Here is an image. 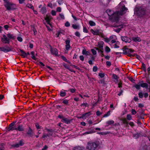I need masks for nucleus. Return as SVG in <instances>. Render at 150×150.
<instances>
[{
    "label": "nucleus",
    "mask_w": 150,
    "mask_h": 150,
    "mask_svg": "<svg viewBox=\"0 0 150 150\" xmlns=\"http://www.w3.org/2000/svg\"><path fill=\"white\" fill-rule=\"evenodd\" d=\"M139 96L140 98H142L143 97V94L142 92H140L139 93Z\"/></svg>",
    "instance_id": "13d9d810"
},
{
    "label": "nucleus",
    "mask_w": 150,
    "mask_h": 150,
    "mask_svg": "<svg viewBox=\"0 0 150 150\" xmlns=\"http://www.w3.org/2000/svg\"><path fill=\"white\" fill-rule=\"evenodd\" d=\"M106 64L107 66H110L111 65V63L109 61H107L106 62Z\"/></svg>",
    "instance_id": "338daca9"
},
{
    "label": "nucleus",
    "mask_w": 150,
    "mask_h": 150,
    "mask_svg": "<svg viewBox=\"0 0 150 150\" xmlns=\"http://www.w3.org/2000/svg\"><path fill=\"white\" fill-rule=\"evenodd\" d=\"M5 3L4 5L6 9L8 10H13L16 8L15 4L7 1V0H4Z\"/></svg>",
    "instance_id": "7ed1b4c3"
},
{
    "label": "nucleus",
    "mask_w": 150,
    "mask_h": 150,
    "mask_svg": "<svg viewBox=\"0 0 150 150\" xmlns=\"http://www.w3.org/2000/svg\"><path fill=\"white\" fill-rule=\"evenodd\" d=\"M20 4H23L24 3L25 0H18Z\"/></svg>",
    "instance_id": "603ef678"
},
{
    "label": "nucleus",
    "mask_w": 150,
    "mask_h": 150,
    "mask_svg": "<svg viewBox=\"0 0 150 150\" xmlns=\"http://www.w3.org/2000/svg\"><path fill=\"white\" fill-rule=\"evenodd\" d=\"M123 93V91L122 90L120 89L119 93L118 94V95L119 96H121L122 93Z\"/></svg>",
    "instance_id": "e2e57ef3"
},
{
    "label": "nucleus",
    "mask_w": 150,
    "mask_h": 150,
    "mask_svg": "<svg viewBox=\"0 0 150 150\" xmlns=\"http://www.w3.org/2000/svg\"><path fill=\"white\" fill-rule=\"evenodd\" d=\"M135 88L138 89H139L140 88L141 85L140 84V82H139L138 84H135L134 86Z\"/></svg>",
    "instance_id": "c85d7f7f"
},
{
    "label": "nucleus",
    "mask_w": 150,
    "mask_h": 150,
    "mask_svg": "<svg viewBox=\"0 0 150 150\" xmlns=\"http://www.w3.org/2000/svg\"><path fill=\"white\" fill-rule=\"evenodd\" d=\"M21 52V55L23 57H26V53L23 51L22 50H20Z\"/></svg>",
    "instance_id": "bb28decb"
},
{
    "label": "nucleus",
    "mask_w": 150,
    "mask_h": 150,
    "mask_svg": "<svg viewBox=\"0 0 150 150\" xmlns=\"http://www.w3.org/2000/svg\"><path fill=\"white\" fill-rule=\"evenodd\" d=\"M75 35L77 36V37H80V34L78 32H76L75 33Z\"/></svg>",
    "instance_id": "6e6d98bb"
},
{
    "label": "nucleus",
    "mask_w": 150,
    "mask_h": 150,
    "mask_svg": "<svg viewBox=\"0 0 150 150\" xmlns=\"http://www.w3.org/2000/svg\"><path fill=\"white\" fill-rule=\"evenodd\" d=\"M70 23L68 21L65 24V25L66 27H68L70 26Z\"/></svg>",
    "instance_id": "de8ad7c7"
},
{
    "label": "nucleus",
    "mask_w": 150,
    "mask_h": 150,
    "mask_svg": "<svg viewBox=\"0 0 150 150\" xmlns=\"http://www.w3.org/2000/svg\"><path fill=\"white\" fill-rule=\"evenodd\" d=\"M62 121L67 124H69L70 123V120L66 118H64L62 120Z\"/></svg>",
    "instance_id": "4be33fe9"
},
{
    "label": "nucleus",
    "mask_w": 150,
    "mask_h": 150,
    "mask_svg": "<svg viewBox=\"0 0 150 150\" xmlns=\"http://www.w3.org/2000/svg\"><path fill=\"white\" fill-rule=\"evenodd\" d=\"M82 54L83 55H89L90 53L89 52L86 51L85 49H84L82 50Z\"/></svg>",
    "instance_id": "a211bd4d"
},
{
    "label": "nucleus",
    "mask_w": 150,
    "mask_h": 150,
    "mask_svg": "<svg viewBox=\"0 0 150 150\" xmlns=\"http://www.w3.org/2000/svg\"><path fill=\"white\" fill-rule=\"evenodd\" d=\"M89 23L91 26H94L96 25L95 23L92 21H90L89 22Z\"/></svg>",
    "instance_id": "72a5a7b5"
},
{
    "label": "nucleus",
    "mask_w": 150,
    "mask_h": 150,
    "mask_svg": "<svg viewBox=\"0 0 150 150\" xmlns=\"http://www.w3.org/2000/svg\"><path fill=\"white\" fill-rule=\"evenodd\" d=\"M92 133V132L91 131H89L88 132H86L84 133L83 134V135H86L87 134H90Z\"/></svg>",
    "instance_id": "bf43d9fd"
},
{
    "label": "nucleus",
    "mask_w": 150,
    "mask_h": 150,
    "mask_svg": "<svg viewBox=\"0 0 150 150\" xmlns=\"http://www.w3.org/2000/svg\"><path fill=\"white\" fill-rule=\"evenodd\" d=\"M26 6L28 7L33 10L34 7L31 4H28Z\"/></svg>",
    "instance_id": "4c0bfd02"
},
{
    "label": "nucleus",
    "mask_w": 150,
    "mask_h": 150,
    "mask_svg": "<svg viewBox=\"0 0 150 150\" xmlns=\"http://www.w3.org/2000/svg\"><path fill=\"white\" fill-rule=\"evenodd\" d=\"M98 76L100 77V78H103L105 76V74L104 73H100L98 74Z\"/></svg>",
    "instance_id": "a19ab883"
},
{
    "label": "nucleus",
    "mask_w": 150,
    "mask_h": 150,
    "mask_svg": "<svg viewBox=\"0 0 150 150\" xmlns=\"http://www.w3.org/2000/svg\"><path fill=\"white\" fill-rule=\"evenodd\" d=\"M83 32L84 33H88V30L85 26H83Z\"/></svg>",
    "instance_id": "37998d69"
},
{
    "label": "nucleus",
    "mask_w": 150,
    "mask_h": 150,
    "mask_svg": "<svg viewBox=\"0 0 150 150\" xmlns=\"http://www.w3.org/2000/svg\"><path fill=\"white\" fill-rule=\"evenodd\" d=\"M52 19V16L50 14H47L45 18V20L47 22V24L49 25L51 28L52 27V24L50 23V22Z\"/></svg>",
    "instance_id": "39448f33"
},
{
    "label": "nucleus",
    "mask_w": 150,
    "mask_h": 150,
    "mask_svg": "<svg viewBox=\"0 0 150 150\" xmlns=\"http://www.w3.org/2000/svg\"><path fill=\"white\" fill-rule=\"evenodd\" d=\"M91 51L93 55H96V51L94 49H92L91 50Z\"/></svg>",
    "instance_id": "3c124183"
},
{
    "label": "nucleus",
    "mask_w": 150,
    "mask_h": 150,
    "mask_svg": "<svg viewBox=\"0 0 150 150\" xmlns=\"http://www.w3.org/2000/svg\"><path fill=\"white\" fill-rule=\"evenodd\" d=\"M124 1H121L118 5V6L120 10L116 12H114L112 10L108 9L106 11L108 14L109 19L112 22H117L118 21L119 16L124 14L127 10V8L125 7Z\"/></svg>",
    "instance_id": "f257e3e1"
},
{
    "label": "nucleus",
    "mask_w": 150,
    "mask_h": 150,
    "mask_svg": "<svg viewBox=\"0 0 150 150\" xmlns=\"http://www.w3.org/2000/svg\"><path fill=\"white\" fill-rule=\"evenodd\" d=\"M110 111H109L107 113L105 114L103 116V117H107L110 115Z\"/></svg>",
    "instance_id": "473e14b6"
},
{
    "label": "nucleus",
    "mask_w": 150,
    "mask_h": 150,
    "mask_svg": "<svg viewBox=\"0 0 150 150\" xmlns=\"http://www.w3.org/2000/svg\"><path fill=\"white\" fill-rule=\"evenodd\" d=\"M133 137L135 139L138 138L139 137V134L138 133L134 134L133 135Z\"/></svg>",
    "instance_id": "e433bc0d"
},
{
    "label": "nucleus",
    "mask_w": 150,
    "mask_h": 150,
    "mask_svg": "<svg viewBox=\"0 0 150 150\" xmlns=\"http://www.w3.org/2000/svg\"><path fill=\"white\" fill-rule=\"evenodd\" d=\"M40 11L43 14H45L46 12V9L45 7H42L41 10Z\"/></svg>",
    "instance_id": "b1692460"
},
{
    "label": "nucleus",
    "mask_w": 150,
    "mask_h": 150,
    "mask_svg": "<svg viewBox=\"0 0 150 150\" xmlns=\"http://www.w3.org/2000/svg\"><path fill=\"white\" fill-rule=\"evenodd\" d=\"M123 122L124 123L126 124H128V122H127V120L125 119H124L123 120Z\"/></svg>",
    "instance_id": "69168bd1"
},
{
    "label": "nucleus",
    "mask_w": 150,
    "mask_h": 150,
    "mask_svg": "<svg viewBox=\"0 0 150 150\" xmlns=\"http://www.w3.org/2000/svg\"><path fill=\"white\" fill-rule=\"evenodd\" d=\"M140 84L141 87L143 88H148V84L146 83H144L143 81L140 82Z\"/></svg>",
    "instance_id": "ddd939ff"
},
{
    "label": "nucleus",
    "mask_w": 150,
    "mask_h": 150,
    "mask_svg": "<svg viewBox=\"0 0 150 150\" xmlns=\"http://www.w3.org/2000/svg\"><path fill=\"white\" fill-rule=\"evenodd\" d=\"M91 32L94 35H99L100 33L99 30H94L92 29L91 30Z\"/></svg>",
    "instance_id": "2eb2a0df"
},
{
    "label": "nucleus",
    "mask_w": 150,
    "mask_h": 150,
    "mask_svg": "<svg viewBox=\"0 0 150 150\" xmlns=\"http://www.w3.org/2000/svg\"><path fill=\"white\" fill-rule=\"evenodd\" d=\"M31 54L32 55L31 57L34 60H36V58L35 56V55H36V54H35V52L33 51H32L31 52Z\"/></svg>",
    "instance_id": "aec40b11"
},
{
    "label": "nucleus",
    "mask_w": 150,
    "mask_h": 150,
    "mask_svg": "<svg viewBox=\"0 0 150 150\" xmlns=\"http://www.w3.org/2000/svg\"><path fill=\"white\" fill-rule=\"evenodd\" d=\"M73 150H85V149L83 147H81L80 146H77L74 147Z\"/></svg>",
    "instance_id": "412c9836"
},
{
    "label": "nucleus",
    "mask_w": 150,
    "mask_h": 150,
    "mask_svg": "<svg viewBox=\"0 0 150 150\" xmlns=\"http://www.w3.org/2000/svg\"><path fill=\"white\" fill-rule=\"evenodd\" d=\"M97 70H98V68H97V67L95 66L93 67V71L96 72L97 71Z\"/></svg>",
    "instance_id": "49530a36"
},
{
    "label": "nucleus",
    "mask_w": 150,
    "mask_h": 150,
    "mask_svg": "<svg viewBox=\"0 0 150 150\" xmlns=\"http://www.w3.org/2000/svg\"><path fill=\"white\" fill-rule=\"evenodd\" d=\"M135 12L139 16L143 15L144 14L145 12L144 10L142 8H139L138 10L137 8L134 9Z\"/></svg>",
    "instance_id": "20e7f679"
},
{
    "label": "nucleus",
    "mask_w": 150,
    "mask_h": 150,
    "mask_svg": "<svg viewBox=\"0 0 150 150\" xmlns=\"http://www.w3.org/2000/svg\"><path fill=\"white\" fill-rule=\"evenodd\" d=\"M98 146L97 143L94 142H87L86 146L88 150H96Z\"/></svg>",
    "instance_id": "f03ea898"
},
{
    "label": "nucleus",
    "mask_w": 150,
    "mask_h": 150,
    "mask_svg": "<svg viewBox=\"0 0 150 150\" xmlns=\"http://www.w3.org/2000/svg\"><path fill=\"white\" fill-rule=\"evenodd\" d=\"M79 58L82 61H83L84 60V57L83 55L80 56H79Z\"/></svg>",
    "instance_id": "774afa93"
},
{
    "label": "nucleus",
    "mask_w": 150,
    "mask_h": 150,
    "mask_svg": "<svg viewBox=\"0 0 150 150\" xmlns=\"http://www.w3.org/2000/svg\"><path fill=\"white\" fill-rule=\"evenodd\" d=\"M112 77L113 79L116 80V82L117 83L118 81V77L115 74H113L112 76Z\"/></svg>",
    "instance_id": "f704fd0d"
},
{
    "label": "nucleus",
    "mask_w": 150,
    "mask_h": 150,
    "mask_svg": "<svg viewBox=\"0 0 150 150\" xmlns=\"http://www.w3.org/2000/svg\"><path fill=\"white\" fill-rule=\"evenodd\" d=\"M23 145V142L22 141H20L19 142V144H16L15 145V146L16 147H18L20 145L22 146Z\"/></svg>",
    "instance_id": "79ce46f5"
},
{
    "label": "nucleus",
    "mask_w": 150,
    "mask_h": 150,
    "mask_svg": "<svg viewBox=\"0 0 150 150\" xmlns=\"http://www.w3.org/2000/svg\"><path fill=\"white\" fill-rule=\"evenodd\" d=\"M121 37L122 40L125 42L129 43L131 41V39L126 36H121Z\"/></svg>",
    "instance_id": "1a4fd4ad"
},
{
    "label": "nucleus",
    "mask_w": 150,
    "mask_h": 150,
    "mask_svg": "<svg viewBox=\"0 0 150 150\" xmlns=\"http://www.w3.org/2000/svg\"><path fill=\"white\" fill-rule=\"evenodd\" d=\"M127 54H131L134 51V50L128 48H127Z\"/></svg>",
    "instance_id": "58836bf2"
},
{
    "label": "nucleus",
    "mask_w": 150,
    "mask_h": 150,
    "mask_svg": "<svg viewBox=\"0 0 150 150\" xmlns=\"http://www.w3.org/2000/svg\"><path fill=\"white\" fill-rule=\"evenodd\" d=\"M0 50L5 52H7L11 50V49L8 46L1 47Z\"/></svg>",
    "instance_id": "0eeeda50"
},
{
    "label": "nucleus",
    "mask_w": 150,
    "mask_h": 150,
    "mask_svg": "<svg viewBox=\"0 0 150 150\" xmlns=\"http://www.w3.org/2000/svg\"><path fill=\"white\" fill-rule=\"evenodd\" d=\"M24 129L22 125H19L18 127L17 128V130L20 131H23Z\"/></svg>",
    "instance_id": "a878e982"
},
{
    "label": "nucleus",
    "mask_w": 150,
    "mask_h": 150,
    "mask_svg": "<svg viewBox=\"0 0 150 150\" xmlns=\"http://www.w3.org/2000/svg\"><path fill=\"white\" fill-rule=\"evenodd\" d=\"M15 123L14 122L11 123L9 126V130L13 131L15 130H17V128L14 126Z\"/></svg>",
    "instance_id": "9d476101"
},
{
    "label": "nucleus",
    "mask_w": 150,
    "mask_h": 150,
    "mask_svg": "<svg viewBox=\"0 0 150 150\" xmlns=\"http://www.w3.org/2000/svg\"><path fill=\"white\" fill-rule=\"evenodd\" d=\"M147 147L146 145H142L140 147V150H147Z\"/></svg>",
    "instance_id": "6ab92c4d"
},
{
    "label": "nucleus",
    "mask_w": 150,
    "mask_h": 150,
    "mask_svg": "<svg viewBox=\"0 0 150 150\" xmlns=\"http://www.w3.org/2000/svg\"><path fill=\"white\" fill-rule=\"evenodd\" d=\"M136 113V112L134 109H132V113L133 115L135 114Z\"/></svg>",
    "instance_id": "0e129e2a"
},
{
    "label": "nucleus",
    "mask_w": 150,
    "mask_h": 150,
    "mask_svg": "<svg viewBox=\"0 0 150 150\" xmlns=\"http://www.w3.org/2000/svg\"><path fill=\"white\" fill-rule=\"evenodd\" d=\"M32 130L31 129L29 128V129L28 130V131L27 132V134H29L30 136H31L32 135Z\"/></svg>",
    "instance_id": "ea45409f"
},
{
    "label": "nucleus",
    "mask_w": 150,
    "mask_h": 150,
    "mask_svg": "<svg viewBox=\"0 0 150 150\" xmlns=\"http://www.w3.org/2000/svg\"><path fill=\"white\" fill-rule=\"evenodd\" d=\"M127 48L126 47H124L122 49L123 51V52H122V54H127Z\"/></svg>",
    "instance_id": "c756f323"
},
{
    "label": "nucleus",
    "mask_w": 150,
    "mask_h": 150,
    "mask_svg": "<svg viewBox=\"0 0 150 150\" xmlns=\"http://www.w3.org/2000/svg\"><path fill=\"white\" fill-rule=\"evenodd\" d=\"M70 42V40H67L65 41V43L66 44L65 45V49L67 51L69 50V48L70 47V46L69 45Z\"/></svg>",
    "instance_id": "f8f14e48"
},
{
    "label": "nucleus",
    "mask_w": 150,
    "mask_h": 150,
    "mask_svg": "<svg viewBox=\"0 0 150 150\" xmlns=\"http://www.w3.org/2000/svg\"><path fill=\"white\" fill-rule=\"evenodd\" d=\"M114 121L113 120H110L107 122L106 123L108 125L112 124L114 123Z\"/></svg>",
    "instance_id": "2f4dec72"
},
{
    "label": "nucleus",
    "mask_w": 150,
    "mask_h": 150,
    "mask_svg": "<svg viewBox=\"0 0 150 150\" xmlns=\"http://www.w3.org/2000/svg\"><path fill=\"white\" fill-rule=\"evenodd\" d=\"M66 93L64 91H61L60 93V95L61 96L64 97L65 96Z\"/></svg>",
    "instance_id": "c9c22d12"
},
{
    "label": "nucleus",
    "mask_w": 150,
    "mask_h": 150,
    "mask_svg": "<svg viewBox=\"0 0 150 150\" xmlns=\"http://www.w3.org/2000/svg\"><path fill=\"white\" fill-rule=\"evenodd\" d=\"M51 14L53 16H55L56 15V12L55 11L52 10L51 11Z\"/></svg>",
    "instance_id": "864d4df0"
},
{
    "label": "nucleus",
    "mask_w": 150,
    "mask_h": 150,
    "mask_svg": "<svg viewBox=\"0 0 150 150\" xmlns=\"http://www.w3.org/2000/svg\"><path fill=\"white\" fill-rule=\"evenodd\" d=\"M51 53L53 54H54L56 56L58 54L57 50V49L55 48L52 49V48L50 50Z\"/></svg>",
    "instance_id": "4468645a"
},
{
    "label": "nucleus",
    "mask_w": 150,
    "mask_h": 150,
    "mask_svg": "<svg viewBox=\"0 0 150 150\" xmlns=\"http://www.w3.org/2000/svg\"><path fill=\"white\" fill-rule=\"evenodd\" d=\"M132 40L135 42H140L141 41V39L138 37H133L132 38Z\"/></svg>",
    "instance_id": "f3484780"
},
{
    "label": "nucleus",
    "mask_w": 150,
    "mask_h": 150,
    "mask_svg": "<svg viewBox=\"0 0 150 150\" xmlns=\"http://www.w3.org/2000/svg\"><path fill=\"white\" fill-rule=\"evenodd\" d=\"M105 51L107 53L110 52L111 50L110 48L107 46H106L105 47Z\"/></svg>",
    "instance_id": "7c9ffc66"
},
{
    "label": "nucleus",
    "mask_w": 150,
    "mask_h": 150,
    "mask_svg": "<svg viewBox=\"0 0 150 150\" xmlns=\"http://www.w3.org/2000/svg\"><path fill=\"white\" fill-rule=\"evenodd\" d=\"M32 30L33 31V33L34 35H35L37 33V32L36 30L34 28H32Z\"/></svg>",
    "instance_id": "8fccbe9b"
},
{
    "label": "nucleus",
    "mask_w": 150,
    "mask_h": 150,
    "mask_svg": "<svg viewBox=\"0 0 150 150\" xmlns=\"http://www.w3.org/2000/svg\"><path fill=\"white\" fill-rule=\"evenodd\" d=\"M102 112H100L99 111H97L96 112V114L98 116H99L100 115L102 114Z\"/></svg>",
    "instance_id": "09e8293b"
},
{
    "label": "nucleus",
    "mask_w": 150,
    "mask_h": 150,
    "mask_svg": "<svg viewBox=\"0 0 150 150\" xmlns=\"http://www.w3.org/2000/svg\"><path fill=\"white\" fill-rule=\"evenodd\" d=\"M60 33V32H58L55 35V37L56 38L58 37L59 36Z\"/></svg>",
    "instance_id": "4d7b16f0"
},
{
    "label": "nucleus",
    "mask_w": 150,
    "mask_h": 150,
    "mask_svg": "<svg viewBox=\"0 0 150 150\" xmlns=\"http://www.w3.org/2000/svg\"><path fill=\"white\" fill-rule=\"evenodd\" d=\"M1 41L2 42L4 43H9V39L5 35H3V37L1 38Z\"/></svg>",
    "instance_id": "6e6552de"
},
{
    "label": "nucleus",
    "mask_w": 150,
    "mask_h": 150,
    "mask_svg": "<svg viewBox=\"0 0 150 150\" xmlns=\"http://www.w3.org/2000/svg\"><path fill=\"white\" fill-rule=\"evenodd\" d=\"M17 40L19 42H21L23 41V39L20 36H18L17 38Z\"/></svg>",
    "instance_id": "a18cd8bd"
},
{
    "label": "nucleus",
    "mask_w": 150,
    "mask_h": 150,
    "mask_svg": "<svg viewBox=\"0 0 150 150\" xmlns=\"http://www.w3.org/2000/svg\"><path fill=\"white\" fill-rule=\"evenodd\" d=\"M63 103L65 104H67L68 103V100H64L63 101Z\"/></svg>",
    "instance_id": "052dcab7"
},
{
    "label": "nucleus",
    "mask_w": 150,
    "mask_h": 150,
    "mask_svg": "<svg viewBox=\"0 0 150 150\" xmlns=\"http://www.w3.org/2000/svg\"><path fill=\"white\" fill-rule=\"evenodd\" d=\"M127 119L129 120H130L132 119V116L130 114H127Z\"/></svg>",
    "instance_id": "c03bdc74"
},
{
    "label": "nucleus",
    "mask_w": 150,
    "mask_h": 150,
    "mask_svg": "<svg viewBox=\"0 0 150 150\" xmlns=\"http://www.w3.org/2000/svg\"><path fill=\"white\" fill-rule=\"evenodd\" d=\"M104 42L103 41H100L98 42L97 46L101 49H103V48Z\"/></svg>",
    "instance_id": "9b49d317"
},
{
    "label": "nucleus",
    "mask_w": 150,
    "mask_h": 150,
    "mask_svg": "<svg viewBox=\"0 0 150 150\" xmlns=\"http://www.w3.org/2000/svg\"><path fill=\"white\" fill-rule=\"evenodd\" d=\"M91 112H87L83 114L82 115V117L83 118V117H88V116L90 115H91Z\"/></svg>",
    "instance_id": "5701e85b"
},
{
    "label": "nucleus",
    "mask_w": 150,
    "mask_h": 150,
    "mask_svg": "<svg viewBox=\"0 0 150 150\" xmlns=\"http://www.w3.org/2000/svg\"><path fill=\"white\" fill-rule=\"evenodd\" d=\"M57 12H60L61 11V8L60 7H58L57 8Z\"/></svg>",
    "instance_id": "680f3d73"
},
{
    "label": "nucleus",
    "mask_w": 150,
    "mask_h": 150,
    "mask_svg": "<svg viewBox=\"0 0 150 150\" xmlns=\"http://www.w3.org/2000/svg\"><path fill=\"white\" fill-rule=\"evenodd\" d=\"M7 37L9 39H14L15 37L13 35H12L10 33H8L7 35Z\"/></svg>",
    "instance_id": "cd10ccee"
},
{
    "label": "nucleus",
    "mask_w": 150,
    "mask_h": 150,
    "mask_svg": "<svg viewBox=\"0 0 150 150\" xmlns=\"http://www.w3.org/2000/svg\"><path fill=\"white\" fill-rule=\"evenodd\" d=\"M116 36L115 35H112L110 36V38H104V41L106 42H109L110 40L112 39V38H114V37H115Z\"/></svg>",
    "instance_id": "dca6fc26"
},
{
    "label": "nucleus",
    "mask_w": 150,
    "mask_h": 150,
    "mask_svg": "<svg viewBox=\"0 0 150 150\" xmlns=\"http://www.w3.org/2000/svg\"><path fill=\"white\" fill-rule=\"evenodd\" d=\"M49 135L48 134H44L42 137V138L43 139H45L46 138H47V137Z\"/></svg>",
    "instance_id": "5fc2aeb1"
},
{
    "label": "nucleus",
    "mask_w": 150,
    "mask_h": 150,
    "mask_svg": "<svg viewBox=\"0 0 150 150\" xmlns=\"http://www.w3.org/2000/svg\"><path fill=\"white\" fill-rule=\"evenodd\" d=\"M73 28L74 29H79V25L77 24H73L72 25Z\"/></svg>",
    "instance_id": "393cba45"
},
{
    "label": "nucleus",
    "mask_w": 150,
    "mask_h": 150,
    "mask_svg": "<svg viewBox=\"0 0 150 150\" xmlns=\"http://www.w3.org/2000/svg\"><path fill=\"white\" fill-rule=\"evenodd\" d=\"M116 22V24H113V26L116 27H118V28L117 29H114V30L117 33H119L120 31L123 28V25H118V22Z\"/></svg>",
    "instance_id": "423d86ee"
}]
</instances>
